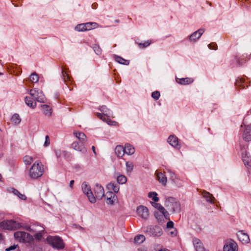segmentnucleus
Segmentation results:
<instances>
[{
    "label": "nucleus",
    "instance_id": "423d86ee",
    "mask_svg": "<svg viewBox=\"0 0 251 251\" xmlns=\"http://www.w3.org/2000/svg\"><path fill=\"white\" fill-rule=\"evenodd\" d=\"M81 189L83 193L87 196L89 201L92 203L96 202V198L94 196L90 186L86 182H83L81 185Z\"/></svg>",
    "mask_w": 251,
    "mask_h": 251
},
{
    "label": "nucleus",
    "instance_id": "603ef678",
    "mask_svg": "<svg viewBox=\"0 0 251 251\" xmlns=\"http://www.w3.org/2000/svg\"><path fill=\"white\" fill-rule=\"evenodd\" d=\"M50 138L48 135H46L45 137V141L44 144V147H46L50 145Z\"/></svg>",
    "mask_w": 251,
    "mask_h": 251
},
{
    "label": "nucleus",
    "instance_id": "c756f323",
    "mask_svg": "<svg viewBox=\"0 0 251 251\" xmlns=\"http://www.w3.org/2000/svg\"><path fill=\"white\" fill-rule=\"evenodd\" d=\"M9 192L13 193L15 195L17 196L19 199L23 200H25L26 199V197L24 195L20 193L17 190L11 188L8 190Z\"/></svg>",
    "mask_w": 251,
    "mask_h": 251
},
{
    "label": "nucleus",
    "instance_id": "ea45409f",
    "mask_svg": "<svg viewBox=\"0 0 251 251\" xmlns=\"http://www.w3.org/2000/svg\"><path fill=\"white\" fill-rule=\"evenodd\" d=\"M23 161L26 165H30L33 161V158L29 155H26L24 157Z\"/></svg>",
    "mask_w": 251,
    "mask_h": 251
},
{
    "label": "nucleus",
    "instance_id": "5701e85b",
    "mask_svg": "<svg viewBox=\"0 0 251 251\" xmlns=\"http://www.w3.org/2000/svg\"><path fill=\"white\" fill-rule=\"evenodd\" d=\"M54 152L58 159H61L62 157H66L68 155L67 151L60 149L54 150Z\"/></svg>",
    "mask_w": 251,
    "mask_h": 251
},
{
    "label": "nucleus",
    "instance_id": "f257e3e1",
    "mask_svg": "<svg viewBox=\"0 0 251 251\" xmlns=\"http://www.w3.org/2000/svg\"><path fill=\"white\" fill-rule=\"evenodd\" d=\"M95 198L102 199L104 198L106 202L108 204H115L119 202L117 196L111 191H108L104 194L103 187L100 184H97L94 188Z\"/></svg>",
    "mask_w": 251,
    "mask_h": 251
},
{
    "label": "nucleus",
    "instance_id": "e2e57ef3",
    "mask_svg": "<svg viewBox=\"0 0 251 251\" xmlns=\"http://www.w3.org/2000/svg\"><path fill=\"white\" fill-rule=\"evenodd\" d=\"M150 202H151V204H156L155 203H154V202H151V201Z\"/></svg>",
    "mask_w": 251,
    "mask_h": 251
},
{
    "label": "nucleus",
    "instance_id": "a878e982",
    "mask_svg": "<svg viewBox=\"0 0 251 251\" xmlns=\"http://www.w3.org/2000/svg\"><path fill=\"white\" fill-rule=\"evenodd\" d=\"M168 142L172 146L175 148L178 146V138L174 135L170 136L168 139Z\"/></svg>",
    "mask_w": 251,
    "mask_h": 251
},
{
    "label": "nucleus",
    "instance_id": "412c9836",
    "mask_svg": "<svg viewBox=\"0 0 251 251\" xmlns=\"http://www.w3.org/2000/svg\"><path fill=\"white\" fill-rule=\"evenodd\" d=\"M202 196L206 200V201L211 203H216L217 201L216 199L210 194L209 192L203 191L202 193Z\"/></svg>",
    "mask_w": 251,
    "mask_h": 251
},
{
    "label": "nucleus",
    "instance_id": "dca6fc26",
    "mask_svg": "<svg viewBox=\"0 0 251 251\" xmlns=\"http://www.w3.org/2000/svg\"><path fill=\"white\" fill-rule=\"evenodd\" d=\"M237 235L239 240L243 244H247L249 243V236L247 233L245 232L244 231H239Z\"/></svg>",
    "mask_w": 251,
    "mask_h": 251
},
{
    "label": "nucleus",
    "instance_id": "864d4df0",
    "mask_svg": "<svg viewBox=\"0 0 251 251\" xmlns=\"http://www.w3.org/2000/svg\"><path fill=\"white\" fill-rule=\"evenodd\" d=\"M32 226H35V227L37 228V229H43L44 231H45V228L44 227H43L42 226H41L40 225H39V223H35L34 224L30 226L32 227Z\"/></svg>",
    "mask_w": 251,
    "mask_h": 251
},
{
    "label": "nucleus",
    "instance_id": "ddd939ff",
    "mask_svg": "<svg viewBox=\"0 0 251 251\" xmlns=\"http://www.w3.org/2000/svg\"><path fill=\"white\" fill-rule=\"evenodd\" d=\"M137 212L139 216L141 218L147 219L149 216V210L146 206L140 205L137 208Z\"/></svg>",
    "mask_w": 251,
    "mask_h": 251
},
{
    "label": "nucleus",
    "instance_id": "69168bd1",
    "mask_svg": "<svg viewBox=\"0 0 251 251\" xmlns=\"http://www.w3.org/2000/svg\"><path fill=\"white\" fill-rule=\"evenodd\" d=\"M2 154H0V158H1V157H2Z\"/></svg>",
    "mask_w": 251,
    "mask_h": 251
},
{
    "label": "nucleus",
    "instance_id": "9b49d317",
    "mask_svg": "<svg viewBox=\"0 0 251 251\" xmlns=\"http://www.w3.org/2000/svg\"><path fill=\"white\" fill-rule=\"evenodd\" d=\"M223 251H238L237 244L233 240H227L223 247Z\"/></svg>",
    "mask_w": 251,
    "mask_h": 251
},
{
    "label": "nucleus",
    "instance_id": "f8f14e48",
    "mask_svg": "<svg viewBox=\"0 0 251 251\" xmlns=\"http://www.w3.org/2000/svg\"><path fill=\"white\" fill-rule=\"evenodd\" d=\"M24 228L26 230L33 232H37L35 235L34 237L37 240L39 241L40 240L42 237L43 233H44L45 231H44V229H37V228L35 227V226H32V227L29 226H25L24 227Z\"/></svg>",
    "mask_w": 251,
    "mask_h": 251
},
{
    "label": "nucleus",
    "instance_id": "f704fd0d",
    "mask_svg": "<svg viewBox=\"0 0 251 251\" xmlns=\"http://www.w3.org/2000/svg\"><path fill=\"white\" fill-rule=\"evenodd\" d=\"M11 121L13 124L17 125L20 124L21 121V119L18 114H14L12 116Z\"/></svg>",
    "mask_w": 251,
    "mask_h": 251
},
{
    "label": "nucleus",
    "instance_id": "f03ea898",
    "mask_svg": "<svg viewBox=\"0 0 251 251\" xmlns=\"http://www.w3.org/2000/svg\"><path fill=\"white\" fill-rule=\"evenodd\" d=\"M44 173V167L39 161H35L29 170V176L31 179H36L41 177Z\"/></svg>",
    "mask_w": 251,
    "mask_h": 251
},
{
    "label": "nucleus",
    "instance_id": "4be33fe9",
    "mask_svg": "<svg viewBox=\"0 0 251 251\" xmlns=\"http://www.w3.org/2000/svg\"><path fill=\"white\" fill-rule=\"evenodd\" d=\"M42 111L44 114L46 116L50 117L52 113V108L47 104H42L41 105Z\"/></svg>",
    "mask_w": 251,
    "mask_h": 251
},
{
    "label": "nucleus",
    "instance_id": "2f4dec72",
    "mask_svg": "<svg viewBox=\"0 0 251 251\" xmlns=\"http://www.w3.org/2000/svg\"><path fill=\"white\" fill-rule=\"evenodd\" d=\"M86 31L96 28L98 27V24L95 22H88L84 23Z\"/></svg>",
    "mask_w": 251,
    "mask_h": 251
},
{
    "label": "nucleus",
    "instance_id": "13d9d810",
    "mask_svg": "<svg viewBox=\"0 0 251 251\" xmlns=\"http://www.w3.org/2000/svg\"><path fill=\"white\" fill-rule=\"evenodd\" d=\"M74 180H72L70 181V184H69V186H70V187L71 188V189H73V185H74Z\"/></svg>",
    "mask_w": 251,
    "mask_h": 251
},
{
    "label": "nucleus",
    "instance_id": "338daca9",
    "mask_svg": "<svg viewBox=\"0 0 251 251\" xmlns=\"http://www.w3.org/2000/svg\"><path fill=\"white\" fill-rule=\"evenodd\" d=\"M5 251H8V249H6V250H5Z\"/></svg>",
    "mask_w": 251,
    "mask_h": 251
},
{
    "label": "nucleus",
    "instance_id": "6e6552de",
    "mask_svg": "<svg viewBox=\"0 0 251 251\" xmlns=\"http://www.w3.org/2000/svg\"><path fill=\"white\" fill-rule=\"evenodd\" d=\"M154 207L158 211H155L154 215L158 221H161L164 217L166 219H169V214L164 207L161 205H154Z\"/></svg>",
    "mask_w": 251,
    "mask_h": 251
},
{
    "label": "nucleus",
    "instance_id": "1a4fd4ad",
    "mask_svg": "<svg viewBox=\"0 0 251 251\" xmlns=\"http://www.w3.org/2000/svg\"><path fill=\"white\" fill-rule=\"evenodd\" d=\"M29 94L35 100L40 102H45V97L43 92L38 89H31L29 91Z\"/></svg>",
    "mask_w": 251,
    "mask_h": 251
},
{
    "label": "nucleus",
    "instance_id": "49530a36",
    "mask_svg": "<svg viewBox=\"0 0 251 251\" xmlns=\"http://www.w3.org/2000/svg\"><path fill=\"white\" fill-rule=\"evenodd\" d=\"M93 50L95 53L98 55H100L101 54L102 50L100 48V46L98 45H95L93 47Z\"/></svg>",
    "mask_w": 251,
    "mask_h": 251
},
{
    "label": "nucleus",
    "instance_id": "6e6d98bb",
    "mask_svg": "<svg viewBox=\"0 0 251 251\" xmlns=\"http://www.w3.org/2000/svg\"><path fill=\"white\" fill-rule=\"evenodd\" d=\"M243 82V81L242 79H240L239 80H236V81L235 82V85L236 86H238V85H242V83Z\"/></svg>",
    "mask_w": 251,
    "mask_h": 251
},
{
    "label": "nucleus",
    "instance_id": "bb28decb",
    "mask_svg": "<svg viewBox=\"0 0 251 251\" xmlns=\"http://www.w3.org/2000/svg\"><path fill=\"white\" fill-rule=\"evenodd\" d=\"M125 153L128 155H132L135 152L134 148L129 144L125 145L124 147Z\"/></svg>",
    "mask_w": 251,
    "mask_h": 251
},
{
    "label": "nucleus",
    "instance_id": "9d476101",
    "mask_svg": "<svg viewBox=\"0 0 251 251\" xmlns=\"http://www.w3.org/2000/svg\"><path fill=\"white\" fill-rule=\"evenodd\" d=\"M241 155L243 161L245 165L248 168L251 167V156L247 150V147L241 149Z\"/></svg>",
    "mask_w": 251,
    "mask_h": 251
},
{
    "label": "nucleus",
    "instance_id": "c85d7f7f",
    "mask_svg": "<svg viewBox=\"0 0 251 251\" xmlns=\"http://www.w3.org/2000/svg\"><path fill=\"white\" fill-rule=\"evenodd\" d=\"M33 98L26 97L25 98V103L30 107L34 108L36 106V100H33Z\"/></svg>",
    "mask_w": 251,
    "mask_h": 251
},
{
    "label": "nucleus",
    "instance_id": "5fc2aeb1",
    "mask_svg": "<svg viewBox=\"0 0 251 251\" xmlns=\"http://www.w3.org/2000/svg\"><path fill=\"white\" fill-rule=\"evenodd\" d=\"M208 48L211 50H216L217 49V45L215 43H211L208 45Z\"/></svg>",
    "mask_w": 251,
    "mask_h": 251
},
{
    "label": "nucleus",
    "instance_id": "e433bc0d",
    "mask_svg": "<svg viewBox=\"0 0 251 251\" xmlns=\"http://www.w3.org/2000/svg\"><path fill=\"white\" fill-rule=\"evenodd\" d=\"M145 237L143 235H138L134 238L135 243L137 244H141L145 240Z\"/></svg>",
    "mask_w": 251,
    "mask_h": 251
},
{
    "label": "nucleus",
    "instance_id": "6ab92c4d",
    "mask_svg": "<svg viewBox=\"0 0 251 251\" xmlns=\"http://www.w3.org/2000/svg\"><path fill=\"white\" fill-rule=\"evenodd\" d=\"M73 134L81 143L85 144L87 142V136L84 133L75 131H74Z\"/></svg>",
    "mask_w": 251,
    "mask_h": 251
},
{
    "label": "nucleus",
    "instance_id": "de8ad7c7",
    "mask_svg": "<svg viewBox=\"0 0 251 251\" xmlns=\"http://www.w3.org/2000/svg\"><path fill=\"white\" fill-rule=\"evenodd\" d=\"M168 234L172 237H175L176 235L177 231L176 228H173L172 229L167 230Z\"/></svg>",
    "mask_w": 251,
    "mask_h": 251
},
{
    "label": "nucleus",
    "instance_id": "680f3d73",
    "mask_svg": "<svg viewBox=\"0 0 251 251\" xmlns=\"http://www.w3.org/2000/svg\"><path fill=\"white\" fill-rule=\"evenodd\" d=\"M248 113L251 114V109L248 111Z\"/></svg>",
    "mask_w": 251,
    "mask_h": 251
},
{
    "label": "nucleus",
    "instance_id": "4c0bfd02",
    "mask_svg": "<svg viewBox=\"0 0 251 251\" xmlns=\"http://www.w3.org/2000/svg\"><path fill=\"white\" fill-rule=\"evenodd\" d=\"M117 181L118 183L123 184L126 182L127 179L124 175H120L117 177Z\"/></svg>",
    "mask_w": 251,
    "mask_h": 251
},
{
    "label": "nucleus",
    "instance_id": "a211bd4d",
    "mask_svg": "<svg viewBox=\"0 0 251 251\" xmlns=\"http://www.w3.org/2000/svg\"><path fill=\"white\" fill-rule=\"evenodd\" d=\"M243 138L247 142L251 141V125L248 126L245 128L243 134Z\"/></svg>",
    "mask_w": 251,
    "mask_h": 251
},
{
    "label": "nucleus",
    "instance_id": "3c124183",
    "mask_svg": "<svg viewBox=\"0 0 251 251\" xmlns=\"http://www.w3.org/2000/svg\"><path fill=\"white\" fill-rule=\"evenodd\" d=\"M174 224L173 223V222L171 221H169L167 223V225H166V228H167V229L168 230V229H172L173 228H175L174 227Z\"/></svg>",
    "mask_w": 251,
    "mask_h": 251
},
{
    "label": "nucleus",
    "instance_id": "4468645a",
    "mask_svg": "<svg viewBox=\"0 0 251 251\" xmlns=\"http://www.w3.org/2000/svg\"><path fill=\"white\" fill-rule=\"evenodd\" d=\"M72 148L75 151H79L83 153L87 152V149L85 147V144L81 143L80 141L74 142L72 144Z\"/></svg>",
    "mask_w": 251,
    "mask_h": 251
},
{
    "label": "nucleus",
    "instance_id": "aec40b11",
    "mask_svg": "<svg viewBox=\"0 0 251 251\" xmlns=\"http://www.w3.org/2000/svg\"><path fill=\"white\" fill-rule=\"evenodd\" d=\"M193 243L196 251H203L204 249L200 239L195 238L193 239Z\"/></svg>",
    "mask_w": 251,
    "mask_h": 251
},
{
    "label": "nucleus",
    "instance_id": "0e129e2a",
    "mask_svg": "<svg viewBox=\"0 0 251 251\" xmlns=\"http://www.w3.org/2000/svg\"><path fill=\"white\" fill-rule=\"evenodd\" d=\"M1 178H2V176H1V174H0V180H1Z\"/></svg>",
    "mask_w": 251,
    "mask_h": 251
},
{
    "label": "nucleus",
    "instance_id": "79ce46f5",
    "mask_svg": "<svg viewBox=\"0 0 251 251\" xmlns=\"http://www.w3.org/2000/svg\"><path fill=\"white\" fill-rule=\"evenodd\" d=\"M62 75L63 79L64 82H67L68 81H71V78L70 76L69 75L67 71L62 70Z\"/></svg>",
    "mask_w": 251,
    "mask_h": 251
},
{
    "label": "nucleus",
    "instance_id": "bf43d9fd",
    "mask_svg": "<svg viewBox=\"0 0 251 251\" xmlns=\"http://www.w3.org/2000/svg\"><path fill=\"white\" fill-rule=\"evenodd\" d=\"M92 149L93 150V151L94 152V153L96 155L97 154V153H96V150H95V147L94 146H92Z\"/></svg>",
    "mask_w": 251,
    "mask_h": 251
},
{
    "label": "nucleus",
    "instance_id": "2eb2a0df",
    "mask_svg": "<svg viewBox=\"0 0 251 251\" xmlns=\"http://www.w3.org/2000/svg\"><path fill=\"white\" fill-rule=\"evenodd\" d=\"M204 32V29H199V30L194 32L191 35L188 37L189 41L190 42H196L198 39H199L201 37V36L202 35Z\"/></svg>",
    "mask_w": 251,
    "mask_h": 251
},
{
    "label": "nucleus",
    "instance_id": "4d7b16f0",
    "mask_svg": "<svg viewBox=\"0 0 251 251\" xmlns=\"http://www.w3.org/2000/svg\"><path fill=\"white\" fill-rule=\"evenodd\" d=\"M17 245H14L11 246L10 247L7 248V249H8V251H10L11 250L15 249L17 248Z\"/></svg>",
    "mask_w": 251,
    "mask_h": 251
},
{
    "label": "nucleus",
    "instance_id": "a19ab883",
    "mask_svg": "<svg viewBox=\"0 0 251 251\" xmlns=\"http://www.w3.org/2000/svg\"><path fill=\"white\" fill-rule=\"evenodd\" d=\"M126 171L127 173H131L133 169V164L131 162H126Z\"/></svg>",
    "mask_w": 251,
    "mask_h": 251
},
{
    "label": "nucleus",
    "instance_id": "20e7f679",
    "mask_svg": "<svg viewBox=\"0 0 251 251\" xmlns=\"http://www.w3.org/2000/svg\"><path fill=\"white\" fill-rule=\"evenodd\" d=\"M47 241L53 248L57 250L63 249L65 246L63 240L58 236H49L47 238Z\"/></svg>",
    "mask_w": 251,
    "mask_h": 251
},
{
    "label": "nucleus",
    "instance_id": "cd10ccee",
    "mask_svg": "<svg viewBox=\"0 0 251 251\" xmlns=\"http://www.w3.org/2000/svg\"><path fill=\"white\" fill-rule=\"evenodd\" d=\"M100 110V111L102 113V114L104 115H106V116L108 118H110V117H112V111L108 109L106 106L102 105L101 106Z\"/></svg>",
    "mask_w": 251,
    "mask_h": 251
},
{
    "label": "nucleus",
    "instance_id": "7c9ffc66",
    "mask_svg": "<svg viewBox=\"0 0 251 251\" xmlns=\"http://www.w3.org/2000/svg\"><path fill=\"white\" fill-rule=\"evenodd\" d=\"M107 188L109 190H112L114 193H118L119 191V186L115 182H110L107 185Z\"/></svg>",
    "mask_w": 251,
    "mask_h": 251
},
{
    "label": "nucleus",
    "instance_id": "72a5a7b5",
    "mask_svg": "<svg viewBox=\"0 0 251 251\" xmlns=\"http://www.w3.org/2000/svg\"><path fill=\"white\" fill-rule=\"evenodd\" d=\"M115 153L118 157H122L125 154L124 148L121 146L118 145L115 148Z\"/></svg>",
    "mask_w": 251,
    "mask_h": 251
},
{
    "label": "nucleus",
    "instance_id": "393cba45",
    "mask_svg": "<svg viewBox=\"0 0 251 251\" xmlns=\"http://www.w3.org/2000/svg\"><path fill=\"white\" fill-rule=\"evenodd\" d=\"M156 175L159 182L161 183L163 185L165 186L167 180L165 175L161 172H156Z\"/></svg>",
    "mask_w": 251,
    "mask_h": 251
},
{
    "label": "nucleus",
    "instance_id": "09e8293b",
    "mask_svg": "<svg viewBox=\"0 0 251 251\" xmlns=\"http://www.w3.org/2000/svg\"><path fill=\"white\" fill-rule=\"evenodd\" d=\"M151 43V41L148 40L145 41L144 43H139V46L140 48H144L148 47Z\"/></svg>",
    "mask_w": 251,
    "mask_h": 251
},
{
    "label": "nucleus",
    "instance_id": "a18cd8bd",
    "mask_svg": "<svg viewBox=\"0 0 251 251\" xmlns=\"http://www.w3.org/2000/svg\"><path fill=\"white\" fill-rule=\"evenodd\" d=\"M173 213H179L181 210L180 205H171Z\"/></svg>",
    "mask_w": 251,
    "mask_h": 251
},
{
    "label": "nucleus",
    "instance_id": "052dcab7",
    "mask_svg": "<svg viewBox=\"0 0 251 251\" xmlns=\"http://www.w3.org/2000/svg\"><path fill=\"white\" fill-rule=\"evenodd\" d=\"M79 228L81 230H83L84 229V228L80 226H79Z\"/></svg>",
    "mask_w": 251,
    "mask_h": 251
},
{
    "label": "nucleus",
    "instance_id": "f3484780",
    "mask_svg": "<svg viewBox=\"0 0 251 251\" xmlns=\"http://www.w3.org/2000/svg\"><path fill=\"white\" fill-rule=\"evenodd\" d=\"M97 116L98 118L100 119L103 122H106L109 125L116 126L118 125V123L116 121H111L110 118L107 117L106 115H103L102 113H97Z\"/></svg>",
    "mask_w": 251,
    "mask_h": 251
},
{
    "label": "nucleus",
    "instance_id": "8fccbe9b",
    "mask_svg": "<svg viewBox=\"0 0 251 251\" xmlns=\"http://www.w3.org/2000/svg\"><path fill=\"white\" fill-rule=\"evenodd\" d=\"M151 97L155 100H158L160 97V93L158 91H154L151 94Z\"/></svg>",
    "mask_w": 251,
    "mask_h": 251
},
{
    "label": "nucleus",
    "instance_id": "58836bf2",
    "mask_svg": "<svg viewBox=\"0 0 251 251\" xmlns=\"http://www.w3.org/2000/svg\"><path fill=\"white\" fill-rule=\"evenodd\" d=\"M178 202H179L178 200L174 197H168L165 201L166 204H176Z\"/></svg>",
    "mask_w": 251,
    "mask_h": 251
},
{
    "label": "nucleus",
    "instance_id": "c9c22d12",
    "mask_svg": "<svg viewBox=\"0 0 251 251\" xmlns=\"http://www.w3.org/2000/svg\"><path fill=\"white\" fill-rule=\"evenodd\" d=\"M39 77L38 75L34 72L31 74L29 79L32 83H37L39 81Z\"/></svg>",
    "mask_w": 251,
    "mask_h": 251
},
{
    "label": "nucleus",
    "instance_id": "7ed1b4c3",
    "mask_svg": "<svg viewBox=\"0 0 251 251\" xmlns=\"http://www.w3.org/2000/svg\"><path fill=\"white\" fill-rule=\"evenodd\" d=\"M25 226L22 223L12 220L3 221L0 223V228L7 230H16Z\"/></svg>",
    "mask_w": 251,
    "mask_h": 251
},
{
    "label": "nucleus",
    "instance_id": "39448f33",
    "mask_svg": "<svg viewBox=\"0 0 251 251\" xmlns=\"http://www.w3.org/2000/svg\"><path fill=\"white\" fill-rule=\"evenodd\" d=\"M14 236L17 241L22 243H29L33 239L32 236L25 231H17L14 233Z\"/></svg>",
    "mask_w": 251,
    "mask_h": 251
},
{
    "label": "nucleus",
    "instance_id": "b1692460",
    "mask_svg": "<svg viewBox=\"0 0 251 251\" xmlns=\"http://www.w3.org/2000/svg\"><path fill=\"white\" fill-rule=\"evenodd\" d=\"M176 81L177 83L181 85H187L192 83L193 81V79L189 77L182 78H176Z\"/></svg>",
    "mask_w": 251,
    "mask_h": 251
},
{
    "label": "nucleus",
    "instance_id": "0eeeda50",
    "mask_svg": "<svg viewBox=\"0 0 251 251\" xmlns=\"http://www.w3.org/2000/svg\"><path fill=\"white\" fill-rule=\"evenodd\" d=\"M145 232L150 236L159 237L162 234V230L159 226H150L146 227Z\"/></svg>",
    "mask_w": 251,
    "mask_h": 251
},
{
    "label": "nucleus",
    "instance_id": "c03bdc74",
    "mask_svg": "<svg viewBox=\"0 0 251 251\" xmlns=\"http://www.w3.org/2000/svg\"><path fill=\"white\" fill-rule=\"evenodd\" d=\"M156 192H150L148 194V197L152 199L154 202H157L159 201L158 198L157 197Z\"/></svg>",
    "mask_w": 251,
    "mask_h": 251
},
{
    "label": "nucleus",
    "instance_id": "473e14b6",
    "mask_svg": "<svg viewBox=\"0 0 251 251\" xmlns=\"http://www.w3.org/2000/svg\"><path fill=\"white\" fill-rule=\"evenodd\" d=\"M114 58L115 61L120 64L127 65H128L129 63V60L125 59L120 56L114 55Z\"/></svg>",
    "mask_w": 251,
    "mask_h": 251
},
{
    "label": "nucleus",
    "instance_id": "37998d69",
    "mask_svg": "<svg viewBox=\"0 0 251 251\" xmlns=\"http://www.w3.org/2000/svg\"><path fill=\"white\" fill-rule=\"evenodd\" d=\"M75 30L78 32L85 31V27L84 23L78 24L75 28Z\"/></svg>",
    "mask_w": 251,
    "mask_h": 251
}]
</instances>
